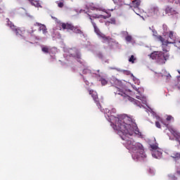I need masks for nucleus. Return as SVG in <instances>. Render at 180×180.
<instances>
[{"label":"nucleus","instance_id":"nucleus-1","mask_svg":"<svg viewBox=\"0 0 180 180\" xmlns=\"http://www.w3.org/2000/svg\"><path fill=\"white\" fill-rule=\"evenodd\" d=\"M110 120L114 119L115 124H113L114 130L120 131L123 136H141V132L137 127V124L133 121L131 117L127 116V115H121L119 117H115V115L110 116Z\"/></svg>","mask_w":180,"mask_h":180},{"label":"nucleus","instance_id":"nucleus-2","mask_svg":"<svg viewBox=\"0 0 180 180\" xmlns=\"http://www.w3.org/2000/svg\"><path fill=\"white\" fill-rule=\"evenodd\" d=\"M122 140L126 144L128 150L132 151V158L139 160L141 158L146 157V152H144V147L140 143H135L134 140L130 138L129 136H121Z\"/></svg>","mask_w":180,"mask_h":180},{"label":"nucleus","instance_id":"nucleus-3","mask_svg":"<svg viewBox=\"0 0 180 180\" xmlns=\"http://www.w3.org/2000/svg\"><path fill=\"white\" fill-rule=\"evenodd\" d=\"M61 27L63 29V30H65V29H67L68 30H72V32H73V33H75V34H79L80 37H85V34H84V31L79 29V27H78L77 25L74 26L72 25V24L63 22L61 24Z\"/></svg>","mask_w":180,"mask_h":180},{"label":"nucleus","instance_id":"nucleus-4","mask_svg":"<svg viewBox=\"0 0 180 180\" xmlns=\"http://www.w3.org/2000/svg\"><path fill=\"white\" fill-rule=\"evenodd\" d=\"M167 36V39L165 41L161 35L158 36V39L160 40L163 44H174L176 40V35L174 31H170Z\"/></svg>","mask_w":180,"mask_h":180},{"label":"nucleus","instance_id":"nucleus-5","mask_svg":"<svg viewBox=\"0 0 180 180\" xmlns=\"http://www.w3.org/2000/svg\"><path fill=\"white\" fill-rule=\"evenodd\" d=\"M115 95H120L122 98V101H124L125 102H134L135 105H137L138 106H140L141 105V103L140 101L130 97L129 95L126 94V93L123 92V91L120 90V89H117V91L115 92Z\"/></svg>","mask_w":180,"mask_h":180},{"label":"nucleus","instance_id":"nucleus-6","mask_svg":"<svg viewBox=\"0 0 180 180\" xmlns=\"http://www.w3.org/2000/svg\"><path fill=\"white\" fill-rule=\"evenodd\" d=\"M150 57L153 60H158V61H167L169 58V56L162 52L155 51L150 54Z\"/></svg>","mask_w":180,"mask_h":180},{"label":"nucleus","instance_id":"nucleus-7","mask_svg":"<svg viewBox=\"0 0 180 180\" xmlns=\"http://www.w3.org/2000/svg\"><path fill=\"white\" fill-rule=\"evenodd\" d=\"M89 95H91L94 101L95 102L96 105L98 106V109H102V105H101V101H99V98L98 97V93L94 90L89 91Z\"/></svg>","mask_w":180,"mask_h":180},{"label":"nucleus","instance_id":"nucleus-8","mask_svg":"<svg viewBox=\"0 0 180 180\" xmlns=\"http://www.w3.org/2000/svg\"><path fill=\"white\" fill-rule=\"evenodd\" d=\"M7 24L6 26L12 29V30H14L15 32L16 36H22V31L15 27L13 24H12V22L9 20V18L6 19Z\"/></svg>","mask_w":180,"mask_h":180},{"label":"nucleus","instance_id":"nucleus-9","mask_svg":"<svg viewBox=\"0 0 180 180\" xmlns=\"http://www.w3.org/2000/svg\"><path fill=\"white\" fill-rule=\"evenodd\" d=\"M72 51H74L75 53L71 52L70 56L72 57H74V58H76L78 63H80V64H82V60H81V53H79V51H78V49H73Z\"/></svg>","mask_w":180,"mask_h":180},{"label":"nucleus","instance_id":"nucleus-10","mask_svg":"<svg viewBox=\"0 0 180 180\" xmlns=\"http://www.w3.org/2000/svg\"><path fill=\"white\" fill-rule=\"evenodd\" d=\"M155 138L153 136L150 139L148 140V143L152 151L158 150V144L155 143Z\"/></svg>","mask_w":180,"mask_h":180},{"label":"nucleus","instance_id":"nucleus-11","mask_svg":"<svg viewBox=\"0 0 180 180\" xmlns=\"http://www.w3.org/2000/svg\"><path fill=\"white\" fill-rule=\"evenodd\" d=\"M90 20L91 22V25H93V27L94 29V32L96 34H98V36H101V30L96 25V23H98V19L92 20V18L90 17Z\"/></svg>","mask_w":180,"mask_h":180},{"label":"nucleus","instance_id":"nucleus-12","mask_svg":"<svg viewBox=\"0 0 180 180\" xmlns=\"http://www.w3.org/2000/svg\"><path fill=\"white\" fill-rule=\"evenodd\" d=\"M34 26H38L39 27V32L42 31V33L44 34H46V33H47V27H46V25H44L40 22H36L34 24Z\"/></svg>","mask_w":180,"mask_h":180},{"label":"nucleus","instance_id":"nucleus-13","mask_svg":"<svg viewBox=\"0 0 180 180\" xmlns=\"http://www.w3.org/2000/svg\"><path fill=\"white\" fill-rule=\"evenodd\" d=\"M165 13L169 15H176V13H178V11L172 7L167 6L165 8Z\"/></svg>","mask_w":180,"mask_h":180},{"label":"nucleus","instance_id":"nucleus-14","mask_svg":"<svg viewBox=\"0 0 180 180\" xmlns=\"http://www.w3.org/2000/svg\"><path fill=\"white\" fill-rule=\"evenodd\" d=\"M162 29H163V31H162V34L163 36H168V33H169V29L168 28V26L165 24H164L162 25Z\"/></svg>","mask_w":180,"mask_h":180},{"label":"nucleus","instance_id":"nucleus-15","mask_svg":"<svg viewBox=\"0 0 180 180\" xmlns=\"http://www.w3.org/2000/svg\"><path fill=\"white\" fill-rule=\"evenodd\" d=\"M172 158H174V161H179L180 152H174L172 153Z\"/></svg>","mask_w":180,"mask_h":180},{"label":"nucleus","instance_id":"nucleus-16","mask_svg":"<svg viewBox=\"0 0 180 180\" xmlns=\"http://www.w3.org/2000/svg\"><path fill=\"white\" fill-rule=\"evenodd\" d=\"M41 51L45 54H49L50 53V48L47 46L42 45L41 46Z\"/></svg>","mask_w":180,"mask_h":180},{"label":"nucleus","instance_id":"nucleus-17","mask_svg":"<svg viewBox=\"0 0 180 180\" xmlns=\"http://www.w3.org/2000/svg\"><path fill=\"white\" fill-rule=\"evenodd\" d=\"M169 140L176 141V143H179V144H180V136H170Z\"/></svg>","mask_w":180,"mask_h":180},{"label":"nucleus","instance_id":"nucleus-18","mask_svg":"<svg viewBox=\"0 0 180 180\" xmlns=\"http://www.w3.org/2000/svg\"><path fill=\"white\" fill-rule=\"evenodd\" d=\"M140 4H141L140 0H135V1H133V7L134 8H139V6H140Z\"/></svg>","mask_w":180,"mask_h":180},{"label":"nucleus","instance_id":"nucleus-19","mask_svg":"<svg viewBox=\"0 0 180 180\" xmlns=\"http://www.w3.org/2000/svg\"><path fill=\"white\" fill-rule=\"evenodd\" d=\"M162 77L163 78H166L167 81H169V79H171V75L169 73H167V72L162 75Z\"/></svg>","mask_w":180,"mask_h":180},{"label":"nucleus","instance_id":"nucleus-20","mask_svg":"<svg viewBox=\"0 0 180 180\" xmlns=\"http://www.w3.org/2000/svg\"><path fill=\"white\" fill-rule=\"evenodd\" d=\"M28 1L34 6H39V1H37V0H28Z\"/></svg>","mask_w":180,"mask_h":180},{"label":"nucleus","instance_id":"nucleus-21","mask_svg":"<svg viewBox=\"0 0 180 180\" xmlns=\"http://www.w3.org/2000/svg\"><path fill=\"white\" fill-rule=\"evenodd\" d=\"M137 58H136L133 55L131 56V57L129 59V63H131V64H134V61H136Z\"/></svg>","mask_w":180,"mask_h":180},{"label":"nucleus","instance_id":"nucleus-22","mask_svg":"<svg viewBox=\"0 0 180 180\" xmlns=\"http://www.w3.org/2000/svg\"><path fill=\"white\" fill-rule=\"evenodd\" d=\"M166 120L167 122H174V117H172V115H167Z\"/></svg>","mask_w":180,"mask_h":180},{"label":"nucleus","instance_id":"nucleus-23","mask_svg":"<svg viewBox=\"0 0 180 180\" xmlns=\"http://www.w3.org/2000/svg\"><path fill=\"white\" fill-rule=\"evenodd\" d=\"M169 179L178 180V177H176L174 174H168Z\"/></svg>","mask_w":180,"mask_h":180},{"label":"nucleus","instance_id":"nucleus-24","mask_svg":"<svg viewBox=\"0 0 180 180\" xmlns=\"http://www.w3.org/2000/svg\"><path fill=\"white\" fill-rule=\"evenodd\" d=\"M58 8H63L64 7V1H56Z\"/></svg>","mask_w":180,"mask_h":180},{"label":"nucleus","instance_id":"nucleus-25","mask_svg":"<svg viewBox=\"0 0 180 180\" xmlns=\"http://www.w3.org/2000/svg\"><path fill=\"white\" fill-rule=\"evenodd\" d=\"M132 39H133V38L131 37V35H127V36L125 37L126 41H128V42L131 41Z\"/></svg>","mask_w":180,"mask_h":180},{"label":"nucleus","instance_id":"nucleus-26","mask_svg":"<svg viewBox=\"0 0 180 180\" xmlns=\"http://www.w3.org/2000/svg\"><path fill=\"white\" fill-rule=\"evenodd\" d=\"M108 22H109V23H111L112 25H116V19H115V18L110 19V20Z\"/></svg>","mask_w":180,"mask_h":180},{"label":"nucleus","instance_id":"nucleus-27","mask_svg":"<svg viewBox=\"0 0 180 180\" xmlns=\"http://www.w3.org/2000/svg\"><path fill=\"white\" fill-rule=\"evenodd\" d=\"M101 81L102 85H106V84H108V82L105 79H101Z\"/></svg>","mask_w":180,"mask_h":180},{"label":"nucleus","instance_id":"nucleus-28","mask_svg":"<svg viewBox=\"0 0 180 180\" xmlns=\"http://www.w3.org/2000/svg\"><path fill=\"white\" fill-rule=\"evenodd\" d=\"M123 74H125V75H130V71L129 70H123Z\"/></svg>","mask_w":180,"mask_h":180},{"label":"nucleus","instance_id":"nucleus-29","mask_svg":"<svg viewBox=\"0 0 180 180\" xmlns=\"http://www.w3.org/2000/svg\"><path fill=\"white\" fill-rule=\"evenodd\" d=\"M155 126H156V127H158V129H161V124H160V122H155Z\"/></svg>","mask_w":180,"mask_h":180},{"label":"nucleus","instance_id":"nucleus-30","mask_svg":"<svg viewBox=\"0 0 180 180\" xmlns=\"http://www.w3.org/2000/svg\"><path fill=\"white\" fill-rule=\"evenodd\" d=\"M32 30H29L30 33L32 34V33H34V32H36V30H33V28H31Z\"/></svg>","mask_w":180,"mask_h":180},{"label":"nucleus","instance_id":"nucleus-31","mask_svg":"<svg viewBox=\"0 0 180 180\" xmlns=\"http://www.w3.org/2000/svg\"><path fill=\"white\" fill-rule=\"evenodd\" d=\"M52 19H53V20H55L56 22H57V20H58V19H57V18L51 16Z\"/></svg>","mask_w":180,"mask_h":180},{"label":"nucleus","instance_id":"nucleus-32","mask_svg":"<svg viewBox=\"0 0 180 180\" xmlns=\"http://www.w3.org/2000/svg\"><path fill=\"white\" fill-rule=\"evenodd\" d=\"M176 174L179 175V176H180V169L176 170Z\"/></svg>","mask_w":180,"mask_h":180},{"label":"nucleus","instance_id":"nucleus-33","mask_svg":"<svg viewBox=\"0 0 180 180\" xmlns=\"http://www.w3.org/2000/svg\"><path fill=\"white\" fill-rule=\"evenodd\" d=\"M91 8V11H95V9H98V8H96V7H90Z\"/></svg>","mask_w":180,"mask_h":180},{"label":"nucleus","instance_id":"nucleus-34","mask_svg":"<svg viewBox=\"0 0 180 180\" xmlns=\"http://www.w3.org/2000/svg\"><path fill=\"white\" fill-rule=\"evenodd\" d=\"M103 37V39H104V40H109V39H108V37H105V36H103V37Z\"/></svg>","mask_w":180,"mask_h":180},{"label":"nucleus","instance_id":"nucleus-35","mask_svg":"<svg viewBox=\"0 0 180 180\" xmlns=\"http://www.w3.org/2000/svg\"><path fill=\"white\" fill-rule=\"evenodd\" d=\"M84 82H85L86 85H89V82L85 80Z\"/></svg>","mask_w":180,"mask_h":180},{"label":"nucleus","instance_id":"nucleus-36","mask_svg":"<svg viewBox=\"0 0 180 180\" xmlns=\"http://www.w3.org/2000/svg\"><path fill=\"white\" fill-rule=\"evenodd\" d=\"M29 41H25L24 42H23V46H25V43H28ZM29 43H32V42H29Z\"/></svg>","mask_w":180,"mask_h":180},{"label":"nucleus","instance_id":"nucleus-37","mask_svg":"<svg viewBox=\"0 0 180 180\" xmlns=\"http://www.w3.org/2000/svg\"><path fill=\"white\" fill-rule=\"evenodd\" d=\"M112 112H113L114 113H115V112H116V109H115V108L112 109Z\"/></svg>","mask_w":180,"mask_h":180},{"label":"nucleus","instance_id":"nucleus-38","mask_svg":"<svg viewBox=\"0 0 180 180\" xmlns=\"http://www.w3.org/2000/svg\"><path fill=\"white\" fill-rule=\"evenodd\" d=\"M169 2L170 4H173V3H174V0H169Z\"/></svg>","mask_w":180,"mask_h":180},{"label":"nucleus","instance_id":"nucleus-39","mask_svg":"<svg viewBox=\"0 0 180 180\" xmlns=\"http://www.w3.org/2000/svg\"><path fill=\"white\" fill-rule=\"evenodd\" d=\"M136 99H141V97L140 96H137Z\"/></svg>","mask_w":180,"mask_h":180},{"label":"nucleus","instance_id":"nucleus-40","mask_svg":"<svg viewBox=\"0 0 180 180\" xmlns=\"http://www.w3.org/2000/svg\"><path fill=\"white\" fill-rule=\"evenodd\" d=\"M106 18H110V14H108V15L106 16Z\"/></svg>","mask_w":180,"mask_h":180},{"label":"nucleus","instance_id":"nucleus-41","mask_svg":"<svg viewBox=\"0 0 180 180\" xmlns=\"http://www.w3.org/2000/svg\"><path fill=\"white\" fill-rule=\"evenodd\" d=\"M83 72H86V70H83Z\"/></svg>","mask_w":180,"mask_h":180},{"label":"nucleus","instance_id":"nucleus-42","mask_svg":"<svg viewBox=\"0 0 180 180\" xmlns=\"http://www.w3.org/2000/svg\"><path fill=\"white\" fill-rule=\"evenodd\" d=\"M166 127H168V124H165Z\"/></svg>","mask_w":180,"mask_h":180},{"label":"nucleus","instance_id":"nucleus-43","mask_svg":"<svg viewBox=\"0 0 180 180\" xmlns=\"http://www.w3.org/2000/svg\"><path fill=\"white\" fill-rule=\"evenodd\" d=\"M160 122H161V123H164V122H162V120H161Z\"/></svg>","mask_w":180,"mask_h":180}]
</instances>
